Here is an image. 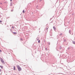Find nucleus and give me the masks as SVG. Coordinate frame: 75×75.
Returning a JSON list of instances; mask_svg holds the SVG:
<instances>
[{
  "label": "nucleus",
  "instance_id": "nucleus-9",
  "mask_svg": "<svg viewBox=\"0 0 75 75\" xmlns=\"http://www.w3.org/2000/svg\"><path fill=\"white\" fill-rule=\"evenodd\" d=\"M12 28L13 29V28H14V26H12Z\"/></svg>",
  "mask_w": 75,
  "mask_h": 75
},
{
  "label": "nucleus",
  "instance_id": "nucleus-15",
  "mask_svg": "<svg viewBox=\"0 0 75 75\" xmlns=\"http://www.w3.org/2000/svg\"><path fill=\"white\" fill-rule=\"evenodd\" d=\"M46 30H48V28H46Z\"/></svg>",
  "mask_w": 75,
  "mask_h": 75
},
{
  "label": "nucleus",
  "instance_id": "nucleus-3",
  "mask_svg": "<svg viewBox=\"0 0 75 75\" xmlns=\"http://www.w3.org/2000/svg\"><path fill=\"white\" fill-rule=\"evenodd\" d=\"M0 67L1 69H3V66H0Z\"/></svg>",
  "mask_w": 75,
  "mask_h": 75
},
{
  "label": "nucleus",
  "instance_id": "nucleus-2",
  "mask_svg": "<svg viewBox=\"0 0 75 75\" xmlns=\"http://www.w3.org/2000/svg\"><path fill=\"white\" fill-rule=\"evenodd\" d=\"M1 61L3 64H4V62L3 60V59L2 58L1 59Z\"/></svg>",
  "mask_w": 75,
  "mask_h": 75
},
{
  "label": "nucleus",
  "instance_id": "nucleus-8",
  "mask_svg": "<svg viewBox=\"0 0 75 75\" xmlns=\"http://www.w3.org/2000/svg\"><path fill=\"white\" fill-rule=\"evenodd\" d=\"M38 42L39 43H40V40H39V41H38Z\"/></svg>",
  "mask_w": 75,
  "mask_h": 75
},
{
  "label": "nucleus",
  "instance_id": "nucleus-1",
  "mask_svg": "<svg viewBox=\"0 0 75 75\" xmlns=\"http://www.w3.org/2000/svg\"><path fill=\"white\" fill-rule=\"evenodd\" d=\"M17 67L18 71H21V70H22V69H21V68L20 67V66H19V65H18L17 66Z\"/></svg>",
  "mask_w": 75,
  "mask_h": 75
},
{
  "label": "nucleus",
  "instance_id": "nucleus-4",
  "mask_svg": "<svg viewBox=\"0 0 75 75\" xmlns=\"http://www.w3.org/2000/svg\"><path fill=\"white\" fill-rule=\"evenodd\" d=\"M12 33L14 34H17V33L16 32H13Z\"/></svg>",
  "mask_w": 75,
  "mask_h": 75
},
{
  "label": "nucleus",
  "instance_id": "nucleus-10",
  "mask_svg": "<svg viewBox=\"0 0 75 75\" xmlns=\"http://www.w3.org/2000/svg\"><path fill=\"white\" fill-rule=\"evenodd\" d=\"M0 23H2V21H0Z\"/></svg>",
  "mask_w": 75,
  "mask_h": 75
},
{
  "label": "nucleus",
  "instance_id": "nucleus-13",
  "mask_svg": "<svg viewBox=\"0 0 75 75\" xmlns=\"http://www.w3.org/2000/svg\"><path fill=\"white\" fill-rule=\"evenodd\" d=\"M0 52H1V50H0Z\"/></svg>",
  "mask_w": 75,
  "mask_h": 75
},
{
  "label": "nucleus",
  "instance_id": "nucleus-7",
  "mask_svg": "<svg viewBox=\"0 0 75 75\" xmlns=\"http://www.w3.org/2000/svg\"><path fill=\"white\" fill-rule=\"evenodd\" d=\"M23 13H25V11H24V10L23 11Z\"/></svg>",
  "mask_w": 75,
  "mask_h": 75
},
{
  "label": "nucleus",
  "instance_id": "nucleus-14",
  "mask_svg": "<svg viewBox=\"0 0 75 75\" xmlns=\"http://www.w3.org/2000/svg\"><path fill=\"white\" fill-rule=\"evenodd\" d=\"M60 35H62V33H61V34H60Z\"/></svg>",
  "mask_w": 75,
  "mask_h": 75
},
{
  "label": "nucleus",
  "instance_id": "nucleus-12",
  "mask_svg": "<svg viewBox=\"0 0 75 75\" xmlns=\"http://www.w3.org/2000/svg\"><path fill=\"white\" fill-rule=\"evenodd\" d=\"M0 72H1V70L0 69Z\"/></svg>",
  "mask_w": 75,
  "mask_h": 75
},
{
  "label": "nucleus",
  "instance_id": "nucleus-11",
  "mask_svg": "<svg viewBox=\"0 0 75 75\" xmlns=\"http://www.w3.org/2000/svg\"><path fill=\"white\" fill-rule=\"evenodd\" d=\"M73 43H74V44H75V42H73Z\"/></svg>",
  "mask_w": 75,
  "mask_h": 75
},
{
  "label": "nucleus",
  "instance_id": "nucleus-5",
  "mask_svg": "<svg viewBox=\"0 0 75 75\" xmlns=\"http://www.w3.org/2000/svg\"><path fill=\"white\" fill-rule=\"evenodd\" d=\"M13 68L14 70V71H16V67H15V66H14Z\"/></svg>",
  "mask_w": 75,
  "mask_h": 75
},
{
  "label": "nucleus",
  "instance_id": "nucleus-16",
  "mask_svg": "<svg viewBox=\"0 0 75 75\" xmlns=\"http://www.w3.org/2000/svg\"><path fill=\"white\" fill-rule=\"evenodd\" d=\"M10 0V1H12V0Z\"/></svg>",
  "mask_w": 75,
  "mask_h": 75
},
{
  "label": "nucleus",
  "instance_id": "nucleus-6",
  "mask_svg": "<svg viewBox=\"0 0 75 75\" xmlns=\"http://www.w3.org/2000/svg\"><path fill=\"white\" fill-rule=\"evenodd\" d=\"M53 28H54V30H56V28H55V27L54 26Z\"/></svg>",
  "mask_w": 75,
  "mask_h": 75
}]
</instances>
